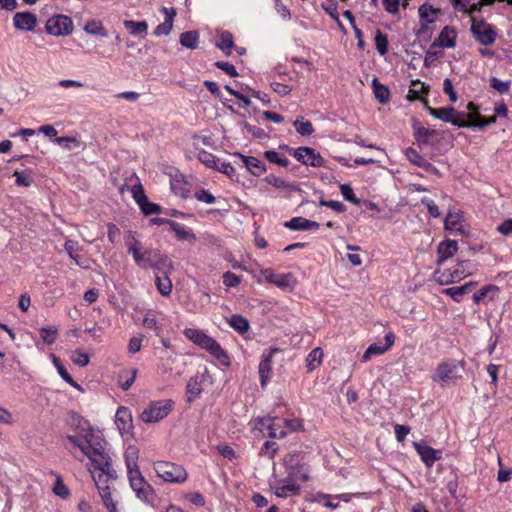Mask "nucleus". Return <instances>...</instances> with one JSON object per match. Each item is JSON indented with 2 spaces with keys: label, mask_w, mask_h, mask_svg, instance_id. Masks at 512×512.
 Masks as SVG:
<instances>
[{
  "label": "nucleus",
  "mask_w": 512,
  "mask_h": 512,
  "mask_svg": "<svg viewBox=\"0 0 512 512\" xmlns=\"http://www.w3.org/2000/svg\"><path fill=\"white\" fill-rule=\"evenodd\" d=\"M471 32L474 38L482 45H491L496 40V32L492 25L488 24L484 20H472Z\"/></svg>",
  "instance_id": "9"
},
{
  "label": "nucleus",
  "mask_w": 512,
  "mask_h": 512,
  "mask_svg": "<svg viewBox=\"0 0 512 512\" xmlns=\"http://www.w3.org/2000/svg\"><path fill=\"white\" fill-rule=\"evenodd\" d=\"M340 192L345 200L355 205H358L360 203V200L355 196L354 191L349 184H341Z\"/></svg>",
  "instance_id": "52"
},
{
  "label": "nucleus",
  "mask_w": 512,
  "mask_h": 512,
  "mask_svg": "<svg viewBox=\"0 0 512 512\" xmlns=\"http://www.w3.org/2000/svg\"><path fill=\"white\" fill-rule=\"evenodd\" d=\"M236 157H238L243 165L247 168L249 172H251L255 176H260L265 172V166L264 164L253 156H245L240 153L235 154Z\"/></svg>",
  "instance_id": "22"
},
{
  "label": "nucleus",
  "mask_w": 512,
  "mask_h": 512,
  "mask_svg": "<svg viewBox=\"0 0 512 512\" xmlns=\"http://www.w3.org/2000/svg\"><path fill=\"white\" fill-rule=\"evenodd\" d=\"M426 90L424 83L420 81H414L412 83V87L408 91L407 99L408 100H417L420 99V94Z\"/></svg>",
  "instance_id": "51"
},
{
  "label": "nucleus",
  "mask_w": 512,
  "mask_h": 512,
  "mask_svg": "<svg viewBox=\"0 0 512 512\" xmlns=\"http://www.w3.org/2000/svg\"><path fill=\"white\" fill-rule=\"evenodd\" d=\"M332 498H334V496L318 493L316 494L314 501L323 504L327 508L336 509L338 508L339 504L337 502H333Z\"/></svg>",
  "instance_id": "53"
},
{
  "label": "nucleus",
  "mask_w": 512,
  "mask_h": 512,
  "mask_svg": "<svg viewBox=\"0 0 512 512\" xmlns=\"http://www.w3.org/2000/svg\"><path fill=\"white\" fill-rule=\"evenodd\" d=\"M463 216L460 211L449 212L444 221V228L451 232H457L461 235H467L469 229L467 225L463 223Z\"/></svg>",
  "instance_id": "14"
},
{
  "label": "nucleus",
  "mask_w": 512,
  "mask_h": 512,
  "mask_svg": "<svg viewBox=\"0 0 512 512\" xmlns=\"http://www.w3.org/2000/svg\"><path fill=\"white\" fill-rule=\"evenodd\" d=\"M375 46L380 55H385L388 51V39L385 34H383L380 30H377L375 34Z\"/></svg>",
  "instance_id": "46"
},
{
  "label": "nucleus",
  "mask_w": 512,
  "mask_h": 512,
  "mask_svg": "<svg viewBox=\"0 0 512 512\" xmlns=\"http://www.w3.org/2000/svg\"><path fill=\"white\" fill-rule=\"evenodd\" d=\"M437 135V131L422 126L415 127V139L419 144H429L432 137Z\"/></svg>",
  "instance_id": "39"
},
{
  "label": "nucleus",
  "mask_w": 512,
  "mask_h": 512,
  "mask_svg": "<svg viewBox=\"0 0 512 512\" xmlns=\"http://www.w3.org/2000/svg\"><path fill=\"white\" fill-rule=\"evenodd\" d=\"M57 334L58 330L54 327H42L40 329V336L47 345H51L56 341Z\"/></svg>",
  "instance_id": "48"
},
{
  "label": "nucleus",
  "mask_w": 512,
  "mask_h": 512,
  "mask_svg": "<svg viewBox=\"0 0 512 512\" xmlns=\"http://www.w3.org/2000/svg\"><path fill=\"white\" fill-rule=\"evenodd\" d=\"M217 47L221 49L226 55L231 54V49L234 45L233 43V36L228 31H223L217 40L216 43Z\"/></svg>",
  "instance_id": "35"
},
{
  "label": "nucleus",
  "mask_w": 512,
  "mask_h": 512,
  "mask_svg": "<svg viewBox=\"0 0 512 512\" xmlns=\"http://www.w3.org/2000/svg\"><path fill=\"white\" fill-rule=\"evenodd\" d=\"M296 131L302 136H309L314 132L313 125L310 121H304L303 118L294 121Z\"/></svg>",
  "instance_id": "45"
},
{
  "label": "nucleus",
  "mask_w": 512,
  "mask_h": 512,
  "mask_svg": "<svg viewBox=\"0 0 512 512\" xmlns=\"http://www.w3.org/2000/svg\"><path fill=\"white\" fill-rule=\"evenodd\" d=\"M499 289L497 286L488 285L481 288L478 292L473 295V300L475 303H479L481 300L485 298L494 299L497 295Z\"/></svg>",
  "instance_id": "42"
},
{
  "label": "nucleus",
  "mask_w": 512,
  "mask_h": 512,
  "mask_svg": "<svg viewBox=\"0 0 512 512\" xmlns=\"http://www.w3.org/2000/svg\"><path fill=\"white\" fill-rule=\"evenodd\" d=\"M199 42L197 31H187L180 35V44L189 49H196Z\"/></svg>",
  "instance_id": "37"
},
{
  "label": "nucleus",
  "mask_w": 512,
  "mask_h": 512,
  "mask_svg": "<svg viewBox=\"0 0 512 512\" xmlns=\"http://www.w3.org/2000/svg\"><path fill=\"white\" fill-rule=\"evenodd\" d=\"M467 116H468L467 121H468V123H470V127L483 128L487 125H490V124L496 122L495 116H491L489 118H484L478 113L467 114Z\"/></svg>",
  "instance_id": "33"
},
{
  "label": "nucleus",
  "mask_w": 512,
  "mask_h": 512,
  "mask_svg": "<svg viewBox=\"0 0 512 512\" xmlns=\"http://www.w3.org/2000/svg\"><path fill=\"white\" fill-rule=\"evenodd\" d=\"M13 24L19 30L32 31L37 24V18L30 12H17L13 17Z\"/></svg>",
  "instance_id": "20"
},
{
  "label": "nucleus",
  "mask_w": 512,
  "mask_h": 512,
  "mask_svg": "<svg viewBox=\"0 0 512 512\" xmlns=\"http://www.w3.org/2000/svg\"><path fill=\"white\" fill-rule=\"evenodd\" d=\"M299 492L300 486L292 482H287L284 483L283 485L275 487L276 496L281 498H287L292 495H297L299 494Z\"/></svg>",
  "instance_id": "32"
},
{
  "label": "nucleus",
  "mask_w": 512,
  "mask_h": 512,
  "mask_svg": "<svg viewBox=\"0 0 512 512\" xmlns=\"http://www.w3.org/2000/svg\"><path fill=\"white\" fill-rule=\"evenodd\" d=\"M413 447L428 468L441 459L442 452L428 446L425 442H413Z\"/></svg>",
  "instance_id": "12"
},
{
  "label": "nucleus",
  "mask_w": 512,
  "mask_h": 512,
  "mask_svg": "<svg viewBox=\"0 0 512 512\" xmlns=\"http://www.w3.org/2000/svg\"><path fill=\"white\" fill-rule=\"evenodd\" d=\"M169 227L170 230L175 233L176 237L179 240H186L192 243L196 241V236L190 230H187L180 223L171 221L169 222Z\"/></svg>",
  "instance_id": "28"
},
{
  "label": "nucleus",
  "mask_w": 512,
  "mask_h": 512,
  "mask_svg": "<svg viewBox=\"0 0 512 512\" xmlns=\"http://www.w3.org/2000/svg\"><path fill=\"white\" fill-rule=\"evenodd\" d=\"M183 334L195 345L209 352L223 365L230 364V358L226 351L222 349L220 344L214 338L207 335L204 331L196 328H185Z\"/></svg>",
  "instance_id": "2"
},
{
  "label": "nucleus",
  "mask_w": 512,
  "mask_h": 512,
  "mask_svg": "<svg viewBox=\"0 0 512 512\" xmlns=\"http://www.w3.org/2000/svg\"><path fill=\"white\" fill-rule=\"evenodd\" d=\"M46 32L53 36H66L72 33V20L65 15H56L47 20Z\"/></svg>",
  "instance_id": "8"
},
{
  "label": "nucleus",
  "mask_w": 512,
  "mask_h": 512,
  "mask_svg": "<svg viewBox=\"0 0 512 512\" xmlns=\"http://www.w3.org/2000/svg\"><path fill=\"white\" fill-rule=\"evenodd\" d=\"M278 352L277 348H271L267 353H263L262 359L259 364V377L260 383L262 387H265L271 372H272V362L274 354Z\"/></svg>",
  "instance_id": "16"
},
{
  "label": "nucleus",
  "mask_w": 512,
  "mask_h": 512,
  "mask_svg": "<svg viewBox=\"0 0 512 512\" xmlns=\"http://www.w3.org/2000/svg\"><path fill=\"white\" fill-rule=\"evenodd\" d=\"M458 250V244L455 240H446L438 245L437 251L439 258L438 264L443 263L448 258L452 257Z\"/></svg>",
  "instance_id": "24"
},
{
  "label": "nucleus",
  "mask_w": 512,
  "mask_h": 512,
  "mask_svg": "<svg viewBox=\"0 0 512 512\" xmlns=\"http://www.w3.org/2000/svg\"><path fill=\"white\" fill-rule=\"evenodd\" d=\"M394 341H395L394 334L392 332L387 333L385 335V344L380 345L377 343H373V344L369 345V347L366 349V351L362 355L361 361L367 362L371 359L372 356L381 355V354L385 353L392 347V345L394 344Z\"/></svg>",
  "instance_id": "15"
},
{
  "label": "nucleus",
  "mask_w": 512,
  "mask_h": 512,
  "mask_svg": "<svg viewBox=\"0 0 512 512\" xmlns=\"http://www.w3.org/2000/svg\"><path fill=\"white\" fill-rule=\"evenodd\" d=\"M53 363H54L55 367L57 368V371L63 380H65L67 383H69L73 387H76L78 389L80 388V386L76 382H74L73 378L70 376V374L64 368V366L61 364L59 359L54 355H53Z\"/></svg>",
  "instance_id": "47"
},
{
  "label": "nucleus",
  "mask_w": 512,
  "mask_h": 512,
  "mask_svg": "<svg viewBox=\"0 0 512 512\" xmlns=\"http://www.w3.org/2000/svg\"><path fill=\"white\" fill-rule=\"evenodd\" d=\"M124 27L134 36H141L144 38L148 31V24L146 21H133L125 20L123 22Z\"/></svg>",
  "instance_id": "26"
},
{
  "label": "nucleus",
  "mask_w": 512,
  "mask_h": 512,
  "mask_svg": "<svg viewBox=\"0 0 512 512\" xmlns=\"http://www.w3.org/2000/svg\"><path fill=\"white\" fill-rule=\"evenodd\" d=\"M71 360L74 364L85 367L89 364V356L88 354L82 352L81 350H76L72 353Z\"/></svg>",
  "instance_id": "54"
},
{
  "label": "nucleus",
  "mask_w": 512,
  "mask_h": 512,
  "mask_svg": "<svg viewBox=\"0 0 512 512\" xmlns=\"http://www.w3.org/2000/svg\"><path fill=\"white\" fill-rule=\"evenodd\" d=\"M169 273L170 272H168V271H163L162 275L156 273V277H155L156 287H157L159 293L165 297L169 296L172 291V282H171L170 278L168 277Z\"/></svg>",
  "instance_id": "25"
},
{
  "label": "nucleus",
  "mask_w": 512,
  "mask_h": 512,
  "mask_svg": "<svg viewBox=\"0 0 512 512\" xmlns=\"http://www.w3.org/2000/svg\"><path fill=\"white\" fill-rule=\"evenodd\" d=\"M228 323L230 326L238 331L239 333L243 334L248 331L249 329V322L246 318H244L241 315L234 314L228 319Z\"/></svg>",
  "instance_id": "43"
},
{
  "label": "nucleus",
  "mask_w": 512,
  "mask_h": 512,
  "mask_svg": "<svg viewBox=\"0 0 512 512\" xmlns=\"http://www.w3.org/2000/svg\"><path fill=\"white\" fill-rule=\"evenodd\" d=\"M262 274L268 283L274 284L284 290H292L296 284V280L291 273L277 274L271 269H265L262 271Z\"/></svg>",
  "instance_id": "11"
},
{
  "label": "nucleus",
  "mask_w": 512,
  "mask_h": 512,
  "mask_svg": "<svg viewBox=\"0 0 512 512\" xmlns=\"http://www.w3.org/2000/svg\"><path fill=\"white\" fill-rule=\"evenodd\" d=\"M67 449L80 461L86 456L89 459L90 472L104 505L109 512H117L116 504L111 497L110 483L117 478L112 467V460L107 451L104 438L92 428L82 429L81 432L66 436Z\"/></svg>",
  "instance_id": "1"
},
{
  "label": "nucleus",
  "mask_w": 512,
  "mask_h": 512,
  "mask_svg": "<svg viewBox=\"0 0 512 512\" xmlns=\"http://www.w3.org/2000/svg\"><path fill=\"white\" fill-rule=\"evenodd\" d=\"M490 86L495 89L496 91H498L499 93H506L509 91V88H510V81H501L500 79L496 78V77H492L490 79Z\"/></svg>",
  "instance_id": "56"
},
{
  "label": "nucleus",
  "mask_w": 512,
  "mask_h": 512,
  "mask_svg": "<svg viewBox=\"0 0 512 512\" xmlns=\"http://www.w3.org/2000/svg\"><path fill=\"white\" fill-rule=\"evenodd\" d=\"M264 156L269 162L276 163L282 167H287L289 164V160L286 157L273 150L265 151Z\"/></svg>",
  "instance_id": "49"
},
{
  "label": "nucleus",
  "mask_w": 512,
  "mask_h": 512,
  "mask_svg": "<svg viewBox=\"0 0 512 512\" xmlns=\"http://www.w3.org/2000/svg\"><path fill=\"white\" fill-rule=\"evenodd\" d=\"M418 14L421 20L431 24L436 21L438 10L431 5L423 4L419 7Z\"/></svg>",
  "instance_id": "36"
},
{
  "label": "nucleus",
  "mask_w": 512,
  "mask_h": 512,
  "mask_svg": "<svg viewBox=\"0 0 512 512\" xmlns=\"http://www.w3.org/2000/svg\"><path fill=\"white\" fill-rule=\"evenodd\" d=\"M463 370V363L456 360H448L440 363L433 375L432 380L440 383L442 386L454 383L460 379L461 371Z\"/></svg>",
  "instance_id": "5"
},
{
  "label": "nucleus",
  "mask_w": 512,
  "mask_h": 512,
  "mask_svg": "<svg viewBox=\"0 0 512 512\" xmlns=\"http://www.w3.org/2000/svg\"><path fill=\"white\" fill-rule=\"evenodd\" d=\"M456 32L453 28L445 26L437 39L434 40L433 46L442 48H452L455 46Z\"/></svg>",
  "instance_id": "21"
},
{
  "label": "nucleus",
  "mask_w": 512,
  "mask_h": 512,
  "mask_svg": "<svg viewBox=\"0 0 512 512\" xmlns=\"http://www.w3.org/2000/svg\"><path fill=\"white\" fill-rule=\"evenodd\" d=\"M323 359V351L321 348H314L307 356L306 363L308 371L315 370L321 363Z\"/></svg>",
  "instance_id": "40"
},
{
  "label": "nucleus",
  "mask_w": 512,
  "mask_h": 512,
  "mask_svg": "<svg viewBox=\"0 0 512 512\" xmlns=\"http://www.w3.org/2000/svg\"><path fill=\"white\" fill-rule=\"evenodd\" d=\"M137 376L136 369L124 370L119 374V385L123 390H128L134 383Z\"/></svg>",
  "instance_id": "41"
},
{
  "label": "nucleus",
  "mask_w": 512,
  "mask_h": 512,
  "mask_svg": "<svg viewBox=\"0 0 512 512\" xmlns=\"http://www.w3.org/2000/svg\"><path fill=\"white\" fill-rule=\"evenodd\" d=\"M151 268L156 270V273L163 274V271L171 272L173 270L172 261L158 250V256L154 258Z\"/></svg>",
  "instance_id": "29"
},
{
  "label": "nucleus",
  "mask_w": 512,
  "mask_h": 512,
  "mask_svg": "<svg viewBox=\"0 0 512 512\" xmlns=\"http://www.w3.org/2000/svg\"><path fill=\"white\" fill-rule=\"evenodd\" d=\"M14 176L18 186L29 187L33 182V179L29 173L15 171Z\"/></svg>",
  "instance_id": "55"
},
{
  "label": "nucleus",
  "mask_w": 512,
  "mask_h": 512,
  "mask_svg": "<svg viewBox=\"0 0 512 512\" xmlns=\"http://www.w3.org/2000/svg\"><path fill=\"white\" fill-rule=\"evenodd\" d=\"M156 475L164 482L182 484L188 478L186 469L179 464L169 461H156L153 464Z\"/></svg>",
  "instance_id": "4"
},
{
  "label": "nucleus",
  "mask_w": 512,
  "mask_h": 512,
  "mask_svg": "<svg viewBox=\"0 0 512 512\" xmlns=\"http://www.w3.org/2000/svg\"><path fill=\"white\" fill-rule=\"evenodd\" d=\"M115 423L121 434L130 433L133 428L132 414L126 407H119L115 415Z\"/></svg>",
  "instance_id": "18"
},
{
  "label": "nucleus",
  "mask_w": 512,
  "mask_h": 512,
  "mask_svg": "<svg viewBox=\"0 0 512 512\" xmlns=\"http://www.w3.org/2000/svg\"><path fill=\"white\" fill-rule=\"evenodd\" d=\"M214 169L226 174L230 178H233L236 175L235 168L229 162L221 161L219 159V163L216 164Z\"/></svg>",
  "instance_id": "57"
},
{
  "label": "nucleus",
  "mask_w": 512,
  "mask_h": 512,
  "mask_svg": "<svg viewBox=\"0 0 512 512\" xmlns=\"http://www.w3.org/2000/svg\"><path fill=\"white\" fill-rule=\"evenodd\" d=\"M130 487L136 493V496L141 501L146 503H152L154 499V489L145 480L144 477H141L140 479H134V481H131Z\"/></svg>",
  "instance_id": "13"
},
{
  "label": "nucleus",
  "mask_w": 512,
  "mask_h": 512,
  "mask_svg": "<svg viewBox=\"0 0 512 512\" xmlns=\"http://www.w3.org/2000/svg\"><path fill=\"white\" fill-rule=\"evenodd\" d=\"M125 244L128 253L132 255L135 263L141 268L151 267L154 258L158 256V249H144L142 242L130 232L125 237Z\"/></svg>",
  "instance_id": "3"
},
{
  "label": "nucleus",
  "mask_w": 512,
  "mask_h": 512,
  "mask_svg": "<svg viewBox=\"0 0 512 512\" xmlns=\"http://www.w3.org/2000/svg\"><path fill=\"white\" fill-rule=\"evenodd\" d=\"M240 281V277L230 271L223 275V283L227 287H236L239 285Z\"/></svg>",
  "instance_id": "63"
},
{
  "label": "nucleus",
  "mask_w": 512,
  "mask_h": 512,
  "mask_svg": "<svg viewBox=\"0 0 512 512\" xmlns=\"http://www.w3.org/2000/svg\"><path fill=\"white\" fill-rule=\"evenodd\" d=\"M172 400H160L152 402L141 413V419L145 423H154L164 419L172 410Z\"/></svg>",
  "instance_id": "7"
},
{
  "label": "nucleus",
  "mask_w": 512,
  "mask_h": 512,
  "mask_svg": "<svg viewBox=\"0 0 512 512\" xmlns=\"http://www.w3.org/2000/svg\"><path fill=\"white\" fill-rule=\"evenodd\" d=\"M143 338L144 336L139 334L130 339L128 344V350L130 353L134 354L141 350Z\"/></svg>",
  "instance_id": "62"
},
{
  "label": "nucleus",
  "mask_w": 512,
  "mask_h": 512,
  "mask_svg": "<svg viewBox=\"0 0 512 512\" xmlns=\"http://www.w3.org/2000/svg\"><path fill=\"white\" fill-rule=\"evenodd\" d=\"M53 492L63 499L67 498L70 494L69 489L60 478H57L56 483L53 487Z\"/></svg>",
  "instance_id": "61"
},
{
  "label": "nucleus",
  "mask_w": 512,
  "mask_h": 512,
  "mask_svg": "<svg viewBox=\"0 0 512 512\" xmlns=\"http://www.w3.org/2000/svg\"><path fill=\"white\" fill-rule=\"evenodd\" d=\"M139 457V451L135 446H128L124 453V459L127 468L136 467Z\"/></svg>",
  "instance_id": "44"
},
{
  "label": "nucleus",
  "mask_w": 512,
  "mask_h": 512,
  "mask_svg": "<svg viewBox=\"0 0 512 512\" xmlns=\"http://www.w3.org/2000/svg\"><path fill=\"white\" fill-rule=\"evenodd\" d=\"M140 208L145 215L157 214L160 212V206L149 202L146 197V201L140 202Z\"/></svg>",
  "instance_id": "58"
},
{
  "label": "nucleus",
  "mask_w": 512,
  "mask_h": 512,
  "mask_svg": "<svg viewBox=\"0 0 512 512\" xmlns=\"http://www.w3.org/2000/svg\"><path fill=\"white\" fill-rule=\"evenodd\" d=\"M266 182L276 188L282 189H291V185L285 182L282 178L276 177L274 175H269L265 178Z\"/></svg>",
  "instance_id": "60"
},
{
  "label": "nucleus",
  "mask_w": 512,
  "mask_h": 512,
  "mask_svg": "<svg viewBox=\"0 0 512 512\" xmlns=\"http://www.w3.org/2000/svg\"><path fill=\"white\" fill-rule=\"evenodd\" d=\"M474 286L473 282L466 283L462 286L451 287L443 290V293L453 298L455 301L459 302L462 296L468 293L472 287Z\"/></svg>",
  "instance_id": "31"
},
{
  "label": "nucleus",
  "mask_w": 512,
  "mask_h": 512,
  "mask_svg": "<svg viewBox=\"0 0 512 512\" xmlns=\"http://www.w3.org/2000/svg\"><path fill=\"white\" fill-rule=\"evenodd\" d=\"M257 425L262 432L266 431L270 438H284L287 434L286 431L277 425L270 417L258 419Z\"/></svg>",
  "instance_id": "17"
},
{
  "label": "nucleus",
  "mask_w": 512,
  "mask_h": 512,
  "mask_svg": "<svg viewBox=\"0 0 512 512\" xmlns=\"http://www.w3.org/2000/svg\"><path fill=\"white\" fill-rule=\"evenodd\" d=\"M83 30L89 35L100 37L108 36L107 30L104 28L102 22L96 19L86 21Z\"/></svg>",
  "instance_id": "27"
},
{
  "label": "nucleus",
  "mask_w": 512,
  "mask_h": 512,
  "mask_svg": "<svg viewBox=\"0 0 512 512\" xmlns=\"http://www.w3.org/2000/svg\"><path fill=\"white\" fill-rule=\"evenodd\" d=\"M497 232L504 236H511L512 235V218L507 219L503 221L501 224H499L496 228Z\"/></svg>",
  "instance_id": "64"
},
{
  "label": "nucleus",
  "mask_w": 512,
  "mask_h": 512,
  "mask_svg": "<svg viewBox=\"0 0 512 512\" xmlns=\"http://www.w3.org/2000/svg\"><path fill=\"white\" fill-rule=\"evenodd\" d=\"M285 227L296 231L316 230L319 228V223L303 217H294L285 223Z\"/></svg>",
  "instance_id": "23"
},
{
  "label": "nucleus",
  "mask_w": 512,
  "mask_h": 512,
  "mask_svg": "<svg viewBox=\"0 0 512 512\" xmlns=\"http://www.w3.org/2000/svg\"><path fill=\"white\" fill-rule=\"evenodd\" d=\"M429 114L437 119L444 122L451 123L457 127H470V123L467 121V114L464 112H458L454 107L448 106L443 108H432L427 107Z\"/></svg>",
  "instance_id": "6"
},
{
  "label": "nucleus",
  "mask_w": 512,
  "mask_h": 512,
  "mask_svg": "<svg viewBox=\"0 0 512 512\" xmlns=\"http://www.w3.org/2000/svg\"><path fill=\"white\" fill-rule=\"evenodd\" d=\"M294 157L307 166L322 167L324 165L323 157L310 147L297 148L294 151Z\"/></svg>",
  "instance_id": "10"
},
{
  "label": "nucleus",
  "mask_w": 512,
  "mask_h": 512,
  "mask_svg": "<svg viewBox=\"0 0 512 512\" xmlns=\"http://www.w3.org/2000/svg\"><path fill=\"white\" fill-rule=\"evenodd\" d=\"M202 392V380L199 376L191 378L187 384L188 401H193Z\"/></svg>",
  "instance_id": "38"
},
{
  "label": "nucleus",
  "mask_w": 512,
  "mask_h": 512,
  "mask_svg": "<svg viewBox=\"0 0 512 512\" xmlns=\"http://www.w3.org/2000/svg\"><path fill=\"white\" fill-rule=\"evenodd\" d=\"M198 159L201 163H203L204 165H206L207 167L209 168H213L216 166V164L219 163V159L216 158L213 154L205 151V150H201L198 152Z\"/></svg>",
  "instance_id": "50"
},
{
  "label": "nucleus",
  "mask_w": 512,
  "mask_h": 512,
  "mask_svg": "<svg viewBox=\"0 0 512 512\" xmlns=\"http://www.w3.org/2000/svg\"><path fill=\"white\" fill-rule=\"evenodd\" d=\"M372 87H373V93L375 95V98L380 103H386L389 100L390 92L389 89L381 84L377 78H374L372 81Z\"/></svg>",
  "instance_id": "34"
},
{
  "label": "nucleus",
  "mask_w": 512,
  "mask_h": 512,
  "mask_svg": "<svg viewBox=\"0 0 512 512\" xmlns=\"http://www.w3.org/2000/svg\"><path fill=\"white\" fill-rule=\"evenodd\" d=\"M173 28V21L170 19H165L163 23L159 24L155 30V36L168 35Z\"/></svg>",
  "instance_id": "59"
},
{
  "label": "nucleus",
  "mask_w": 512,
  "mask_h": 512,
  "mask_svg": "<svg viewBox=\"0 0 512 512\" xmlns=\"http://www.w3.org/2000/svg\"><path fill=\"white\" fill-rule=\"evenodd\" d=\"M404 154L406 158L415 166L423 169L432 168V164L427 162L414 148H407Z\"/></svg>",
  "instance_id": "30"
},
{
  "label": "nucleus",
  "mask_w": 512,
  "mask_h": 512,
  "mask_svg": "<svg viewBox=\"0 0 512 512\" xmlns=\"http://www.w3.org/2000/svg\"><path fill=\"white\" fill-rule=\"evenodd\" d=\"M472 270L473 264L470 261H461L454 267L453 270L448 271L449 275L446 277L445 282L448 283L460 281L466 276L471 275Z\"/></svg>",
  "instance_id": "19"
}]
</instances>
